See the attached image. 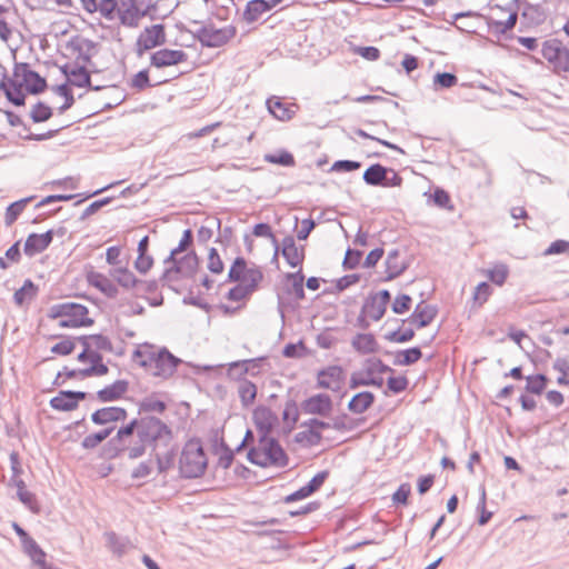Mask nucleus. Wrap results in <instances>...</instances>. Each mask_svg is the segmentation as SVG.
<instances>
[{
    "mask_svg": "<svg viewBox=\"0 0 569 569\" xmlns=\"http://www.w3.org/2000/svg\"><path fill=\"white\" fill-rule=\"evenodd\" d=\"M172 441V430L167 423L157 417L143 416L120 427L109 443L116 446V455L123 451L129 459L136 460L142 457L148 448L150 452L159 451Z\"/></svg>",
    "mask_w": 569,
    "mask_h": 569,
    "instance_id": "f257e3e1",
    "label": "nucleus"
},
{
    "mask_svg": "<svg viewBox=\"0 0 569 569\" xmlns=\"http://www.w3.org/2000/svg\"><path fill=\"white\" fill-rule=\"evenodd\" d=\"M172 441V430L167 423L157 417L143 416L120 427L109 443L116 446V455L123 451L129 459L136 460L142 457L148 448L150 452L159 451Z\"/></svg>",
    "mask_w": 569,
    "mask_h": 569,
    "instance_id": "f03ea898",
    "label": "nucleus"
},
{
    "mask_svg": "<svg viewBox=\"0 0 569 569\" xmlns=\"http://www.w3.org/2000/svg\"><path fill=\"white\" fill-rule=\"evenodd\" d=\"M132 360L152 376L163 379L171 377L181 362L167 348L154 351L152 346L148 343L134 349Z\"/></svg>",
    "mask_w": 569,
    "mask_h": 569,
    "instance_id": "7ed1b4c3",
    "label": "nucleus"
},
{
    "mask_svg": "<svg viewBox=\"0 0 569 569\" xmlns=\"http://www.w3.org/2000/svg\"><path fill=\"white\" fill-rule=\"evenodd\" d=\"M247 459L251 463L262 468L269 466L284 468L288 465L287 453L278 440L271 437H266L264 441L262 442L261 438H259L258 445L249 449Z\"/></svg>",
    "mask_w": 569,
    "mask_h": 569,
    "instance_id": "20e7f679",
    "label": "nucleus"
},
{
    "mask_svg": "<svg viewBox=\"0 0 569 569\" xmlns=\"http://www.w3.org/2000/svg\"><path fill=\"white\" fill-rule=\"evenodd\" d=\"M192 24L199 26L194 30L186 29L192 38L204 48H220L227 44L237 33V29L232 24L217 28L213 22H200L193 20Z\"/></svg>",
    "mask_w": 569,
    "mask_h": 569,
    "instance_id": "39448f33",
    "label": "nucleus"
},
{
    "mask_svg": "<svg viewBox=\"0 0 569 569\" xmlns=\"http://www.w3.org/2000/svg\"><path fill=\"white\" fill-rule=\"evenodd\" d=\"M208 465V459L199 440L186 442L179 459V472L184 479L201 477Z\"/></svg>",
    "mask_w": 569,
    "mask_h": 569,
    "instance_id": "423d86ee",
    "label": "nucleus"
},
{
    "mask_svg": "<svg viewBox=\"0 0 569 569\" xmlns=\"http://www.w3.org/2000/svg\"><path fill=\"white\" fill-rule=\"evenodd\" d=\"M89 310L86 306L76 302H60L51 306L50 317L60 319L61 328H80L93 325V319L88 317Z\"/></svg>",
    "mask_w": 569,
    "mask_h": 569,
    "instance_id": "0eeeda50",
    "label": "nucleus"
},
{
    "mask_svg": "<svg viewBox=\"0 0 569 569\" xmlns=\"http://www.w3.org/2000/svg\"><path fill=\"white\" fill-rule=\"evenodd\" d=\"M542 57L552 64L557 73L569 72V49L559 39H548L542 42Z\"/></svg>",
    "mask_w": 569,
    "mask_h": 569,
    "instance_id": "6e6552de",
    "label": "nucleus"
},
{
    "mask_svg": "<svg viewBox=\"0 0 569 569\" xmlns=\"http://www.w3.org/2000/svg\"><path fill=\"white\" fill-rule=\"evenodd\" d=\"M199 267V258L194 251L186 253L179 258L173 266L164 269L161 280L164 282L178 281L183 278H192Z\"/></svg>",
    "mask_w": 569,
    "mask_h": 569,
    "instance_id": "1a4fd4ad",
    "label": "nucleus"
},
{
    "mask_svg": "<svg viewBox=\"0 0 569 569\" xmlns=\"http://www.w3.org/2000/svg\"><path fill=\"white\" fill-rule=\"evenodd\" d=\"M13 77L19 79L21 84L26 87L27 92L31 94H39L47 89V80L31 70L27 62L14 64Z\"/></svg>",
    "mask_w": 569,
    "mask_h": 569,
    "instance_id": "9d476101",
    "label": "nucleus"
},
{
    "mask_svg": "<svg viewBox=\"0 0 569 569\" xmlns=\"http://www.w3.org/2000/svg\"><path fill=\"white\" fill-rule=\"evenodd\" d=\"M166 41L164 26L162 23L147 27L137 39V53L140 56L147 50L162 46Z\"/></svg>",
    "mask_w": 569,
    "mask_h": 569,
    "instance_id": "9b49d317",
    "label": "nucleus"
},
{
    "mask_svg": "<svg viewBox=\"0 0 569 569\" xmlns=\"http://www.w3.org/2000/svg\"><path fill=\"white\" fill-rule=\"evenodd\" d=\"M252 420L261 442L270 437L273 427L278 423V416L266 406H258L252 412Z\"/></svg>",
    "mask_w": 569,
    "mask_h": 569,
    "instance_id": "f8f14e48",
    "label": "nucleus"
},
{
    "mask_svg": "<svg viewBox=\"0 0 569 569\" xmlns=\"http://www.w3.org/2000/svg\"><path fill=\"white\" fill-rule=\"evenodd\" d=\"M188 54L183 50L160 49L150 57V64L156 68L177 66L186 62Z\"/></svg>",
    "mask_w": 569,
    "mask_h": 569,
    "instance_id": "ddd939ff",
    "label": "nucleus"
},
{
    "mask_svg": "<svg viewBox=\"0 0 569 569\" xmlns=\"http://www.w3.org/2000/svg\"><path fill=\"white\" fill-rule=\"evenodd\" d=\"M281 254L291 268H301L305 260V247H298L292 236H286L280 244Z\"/></svg>",
    "mask_w": 569,
    "mask_h": 569,
    "instance_id": "4468645a",
    "label": "nucleus"
},
{
    "mask_svg": "<svg viewBox=\"0 0 569 569\" xmlns=\"http://www.w3.org/2000/svg\"><path fill=\"white\" fill-rule=\"evenodd\" d=\"M300 407L307 415L327 416L332 409V401L328 395L318 393L303 400Z\"/></svg>",
    "mask_w": 569,
    "mask_h": 569,
    "instance_id": "2eb2a0df",
    "label": "nucleus"
},
{
    "mask_svg": "<svg viewBox=\"0 0 569 569\" xmlns=\"http://www.w3.org/2000/svg\"><path fill=\"white\" fill-rule=\"evenodd\" d=\"M22 87L23 86L19 79H16L14 77L8 79L6 72L2 73L0 90L3 91L8 101L17 107L24 106L26 103V94L22 92Z\"/></svg>",
    "mask_w": 569,
    "mask_h": 569,
    "instance_id": "dca6fc26",
    "label": "nucleus"
},
{
    "mask_svg": "<svg viewBox=\"0 0 569 569\" xmlns=\"http://www.w3.org/2000/svg\"><path fill=\"white\" fill-rule=\"evenodd\" d=\"M438 309L432 305H425L422 301L418 303L413 312L402 322H410L418 329L429 326L437 317Z\"/></svg>",
    "mask_w": 569,
    "mask_h": 569,
    "instance_id": "f3484780",
    "label": "nucleus"
},
{
    "mask_svg": "<svg viewBox=\"0 0 569 569\" xmlns=\"http://www.w3.org/2000/svg\"><path fill=\"white\" fill-rule=\"evenodd\" d=\"M53 240V230H48L44 233H30L24 242V254L33 257L43 252Z\"/></svg>",
    "mask_w": 569,
    "mask_h": 569,
    "instance_id": "a211bd4d",
    "label": "nucleus"
},
{
    "mask_svg": "<svg viewBox=\"0 0 569 569\" xmlns=\"http://www.w3.org/2000/svg\"><path fill=\"white\" fill-rule=\"evenodd\" d=\"M128 412L122 407H104L91 413V421L97 426H107L112 422L124 421Z\"/></svg>",
    "mask_w": 569,
    "mask_h": 569,
    "instance_id": "6ab92c4d",
    "label": "nucleus"
},
{
    "mask_svg": "<svg viewBox=\"0 0 569 569\" xmlns=\"http://www.w3.org/2000/svg\"><path fill=\"white\" fill-rule=\"evenodd\" d=\"M343 381V370L340 366H329L318 372V387L337 391Z\"/></svg>",
    "mask_w": 569,
    "mask_h": 569,
    "instance_id": "aec40b11",
    "label": "nucleus"
},
{
    "mask_svg": "<svg viewBox=\"0 0 569 569\" xmlns=\"http://www.w3.org/2000/svg\"><path fill=\"white\" fill-rule=\"evenodd\" d=\"M121 4L124 9L118 10L120 22L126 27L137 28L140 19L147 14V10L139 9L134 0H122Z\"/></svg>",
    "mask_w": 569,
    "mask_h": 569,
    "instance_id": "412c9836",
    "label": "nucleus"
},
{
    "mask_svg": "<svg viewBox=\"0 0 569 569\" xmlns=\"http://www.w3.org/2000/svg\"><path fill=\"white\" fill-rule=\"evenodd\" d=\"M386 278L385 281H391L399 277L409 267V263L401 257L399 249H392L388 252L386 261Z\"/></svg>",
    "mask_w": 569,
    "mask_h": 569,
    "instance_id": "4be33fe9",
    "label": "nucleus"
},
{
    "mask_svg": "<svg viewBox=\"0 0 569 569\" xmlns=\"http://www.w3.org/2000/svg\"><path fill=\"white\" fill-rule=\"evenodd\" d=\"M178 447L172 441L168 447L150 452V457H153L157 463L158 473H167L173 467Z\"/></svg>",
    "mask_w": 569,
    "mask_h": 569,
    "instance_id": "5701e85b",
    "label": "nucleus"
},
{
    "mask_svg": "<svg viewBox=\"0 0 569 569\" xmlns=\"http://www.w3.org/2000/svg\"><path fill=\"white\" fill-rule=\"evenodd\" d=\"M87 281L90 286L98 289L108 298H116L118 296L117 286L104 274L97 271H89L87 273Z\"/></svg>",
    "mask_w": 569,
    "mask_h": 569,
    "instance_id": "b1692460",
    "label": "nucleus"
},
{
    "mask_svg": "<svg viewBox=\"0 0 569 569\" xmlns=\"http://www.w3.org/2000/svg\"><path fill=\"white\" fill-rule=\"evenodd\" d=\"M68 48L78 53L76 58L77 66L81 62L80 64L86 67L91 61V51L96 48V43L90 39L74 38L68 42Z\"/></svg>",
    "mask_w": 569,
    "mask_h": 569,
    "instance_id": "393cba45",
    "label": "nucleus"
},
{
    "mask_svg": "<svg viewBox=\"0 0 569 569\" xmlns=\"http://www.w3.org/2000/svg\"><path fill=\"white\" fill-rule=\"evenodd\" d=\"M264 358H254L231 362L229 366V375L241 377L243 375L257 376L260 373L261 362Z\"/></svg>",
    "mask_w": 569,
    "mask_h": 569,
    "instance_id": "a878e982",
    "label": "nucleus"
},
{
    "mask_svg": "<svg viewBox=\"0 0 569 569\" xmlns=\"http://www.w3.org/2000/svg\"><path fill=\"white\" fill-rule=\"evenodd\" d=\"M129 382L127 380H116L113 383L98 390L97 398L101 402H112L122 398L128 391Z\"/></svg>",
    "mask_w": 569,
    "mask_h": 569,
    "instance_id": "bb28decb",
    "label": "nucleus"
},
{
    "mask_svg": "<svg viewBox=\"0 0 569 569\" xmlns=\"http://www.w3.org/2000/svg\"><path fill=\"white\" fill-rule=\"evenodd\" d=\"M284 292L288 296H295L296 300H302L305 298L303 281L305 276L300 270L297 272H289L284 276Z\"/></svg>",
    "mask_w": 569,
    "mask_h": 569,
    "instance_id": "cd10ccee",
    "label": "nucleus"
},
{
    "mask_svg": "<svg viewBox=\"0 0 569 569\" xmlns=\"http://www.w3.org/2000/svg\"><path fill=\"white\" fill-rule=\"evenodd\" d=\"M21 545L24 553L30 557L38 569H47L51 566L46 562V553L33 538L29 537L24 539Z\"/></svg>",
    "mask_w": 569,
    "mask_h": 569,
    "instance_id": "c85d7f7f",
    "label": "nucleus"
},
{
    "mask_svg": "<svg viewBox=\"0 0 569 569\" xmlns=\"http://www.w3.org/2000/svg\"><path fill=\"white\" fill-rule=\"evenodd\" d=\"M351 346L361 355L375 353L379 350V343L372 333H357L351 340Z\"/></svg>",
    "mask_w": 569,
    "mask_h": 569,
    "instance_id": "c756f323",
    "label": "nucleus"
},
{
    "mask_svg": "<svg viewBox=\"0 0 569 569\" xmlns=\"http://www.w3.org/2000/svg\"><path fill=\"white\" fill-rule=\"evenodd\" d=\"M69 82L78 88H89L93 91H99L104 89L102 86H92L90 73L83 64H78L72 68L70 71Z\"/></svg>",
    "mask_w": 569,
    "mask_h": 569,
    "instance_id": "7c9ffc66",
    "label": "nucleus"
},
{
    "mask_svg": "<svg viewBox=\"0 0 569 569\" xmlns=\"http://www.w3.org/2000/svg\"><path fill=\"white\" fill-rule=\"evenodd\" d=\"M267 0H250L247 2L242 18L247 23L256 22L263 13L271 10Z\"/></svg>",
    "mask_w": 569,
    "mask_h": 569,
    "instance_id": "2f4dec72",
    "label": "nucleus"
},
{
    "mask_svg": "<svg viewBox=\"0 0 569 569\" xmlns=\"http://www.w3.org/2000/svg\"><path fill=\"white\" fill-rule=\"evenodd\" d=\"M107 548L117 557H122L130 547V540L127 537H120L114 531L104 532Z\"/></svg>",
    "mask_w": 569,
    "mask_h": 569,
    "instance_id": "473e14b6",
    "label": "nucleus"
},
{
    "mask_svg": "<svg viewBox=\"0 0 569 569\" xmlns=\"http://www.w3.org/2000/svg\"><path fill=\"white\" fill-rule=\"evenodd\" d=\"M375 401V395L370 391H361L355 395L348 403V409L357 415L363 413Z\"/></svg>",
    "mask_w": 569,
    "mask_h": 569,
    "instance_id": "72a5a7b5",
    "label": "nucleus"
},
{
    "mask_svg": "<svg viewBox=\"0 0 569 569\" xmlns=\"http://www.w3.org/2000/svg\"><path fill=\"white\" fill-rule=\"evenodd\" d=\"M266 104L268 111L278 120L287 121L295 114V111L287 107L278 97L267 99Z\"/></svg>",
    "mask_w": 569,
    "mask_h": 569,
    "instance_id": "f704fd0d",
    "label": "nucleus"
},
{
    "mask_svg": "<svg viewBox=\"0 0 569 569\" xmlns=\"http://www.w3.org/2000/svg\"><path fill=\"white\" fill-rule=\"evenodd\" d=\"M237 378L239 380L238 395H239L241 405L247 408L253 403V401L257 397V386L252 381H250L246 378H241V377H237Z\"/></svg>",
    "mask_w": 569,
    "mask_h": 569,
    "instance_id": "c9c22d12",
    "label": "nucleus"
},
{
    "mask_svg": "<svg viewBox=\"0 0 569 569\" xmlns=\"http://www.w3.org/2000/svg\"><path fill=\"white\" fill-rule=\"evenodd\" d=\"M109 274L124 289L137 288L139 283V279L128 268H113Z\"/></svg>",
    "mask_w": 569,
    "mask_h": 569,
    "instance_id": "e433bc0d",
    "label": "nucleus"
},
{
    "mask_svg": "<svg viewBox=\"0 0 569 569\" xmlns=\"http://www.w3.org/2000/svg\"><path fill=\"white\" fill-rule=\"evenodd\" d=\"M386 176H388V168L380 163H375L366 169L362 178L363 181L369 186L382 187Z\"/></svg>",
    "mask_w": 569,
    "mask_h": 569,
    "instance_id": "4c0bfd02",
    "label": "nucleus"
},
{
    "mask_svg": "<svg viewBox=\"0 0 569 569\" xmlns=\"http://www.w3.org/2000/svg\"><path fill=\"white\" fill-rule=\"evenodd\" d=\"M382 383V378H375L373 375H369L368 369L365 367L363 371H357L351 375L349 386L351 389H355L365 386L381 387Z\"/></svg>",
    "mask_w": 569,
    "mask_h": 569,
    "instance_id": "58836bf2",
    "label": "nucleus"
},
{
    "mask_svg": "<svg viewBox=\"0 0 569 569\" xmlns=\"http://www.w3.org/2000/svg\"><path fill=\"white\" fill-rule=\"evenodd\" d=\"M387 307L379 302V299L372 298L370 295L365 300L361 315H365L373 321L380 320L386 313Z\"/></svg>",
    "mask_w": 569,
    "mask_h": 569,
    "instance_id": "ea45409f",
    "label": "nucleus"
},
{
    "mask_svg": "<svg viewBox=\"0 0 569 569\" xmlns=\"http://www.w3.org/2000/svg\"><path fill=\"white\" fill-rule=\"evenodd\" d=\"M422 357L421 349L419 347H412L406 350H399L395 355V366H411L419 361Z\"/></svg>",
    "mask_w": 569,
    "mask_h": 569,
    "instance_id": "a19ab883",
    "label": "nucleus"
},
{
    "mask_svg": "<svg viewBox=\"0 0 569 569\" xmlns=\"http://www.w3.org/2000/svg\"><path fill=\"white\" fill-rule=\"evenodd\" d=\"M38 293L37 286L30 280H24L21 288H19L13 295V301L18 306H22L26 302L31 301Z\"/></svg>",
    "mask_w": 569,
    "mask_h": 569,
    "instance_id": "79ce46f5",
    "label": "nucleus"
},
{
    "mask_svg": "<svg viewBox=\"0 0 569 569\" xmlns=\"http://www.w3.org/2000/svg\"><path fill=\"white\" fill-rule=\"evenodd\" d=\"M525 390L529 393L541 395L547 387L548 378L543 373H537L526 377Z\"/></svg>",
    "mask_w": 569,
    "mask_h": 569,
    "instance_id": "37998d69",
    "label": "nucleus"
},
{
    "mask_svg": "<svg viewBox=\"0 0 569 569\" xmlns=\"http://www.w3.org/2000/svg\"><path fill=\"white\" fill-rule=\"evenodd\" d=\"M322 436L319 430L308 428L307 430L299 431L295 435V441L297 443L313 447L320 443Z\"/></svg>",
    "mask_w": 569,
    "mask_h": 569,
    "instance_id": "c03bdc74",
    "label": "nucleus"
},
{
    "mask_svg": "<svg viewBox=\"0 0 569 569\" xmlns=\"http://www.w3.org/2000/svg\"><path fill=\"white\" fill-rule=\"evenodd\" d=\"M53 114L51 107L42 101L34 103L30 110V118L34 123H41L49 120Z\"/></svg>",
    "mask_w": 569,
    "mask_h": 569,
    "instance_id": "a18cd8bd",
    "label": "nucleus"
},
{
    "mask_svg": "<svg viewBox=\"0 0 569 569\" xmlns=\"http://www.w3.org/2000/svg\"><path fill=\"white\" fill-rule=\"evenodd\" d=\"M66 390H61L56 397L51 398V408L59 411H71L77 409L74 400L70 399L69 395L66 396Z\"/></svg>",
    "mask_w": 569,
    "mask_h": 569,
    "instance_id": "49530a36",
    "label": "nucleus"
},
{
    "mask_svg": "<svg viewBox=\"0 0 569 569\" xmlns=\"http://www.w3.org/2000/svg\"><path fill=\"white\" fill-rule=\"evenodd\" d=\"M94 362L88 367L82 369L81 379L88 378V377H101L109 372V368L102 362V356H94L93 357Z\"/></svg>",
    "mask_w": 569,
    "mask_h": 569,
    "instance_id": "de8ad7c7",
    "label": "nucleus"
},
{
    "mask_svg": "<svg viewBox=\"0 0 569 569\" xmlns=\"http://www.w3.org/2000/svg\"><path fill=\"white\" fill-rule=\"evenodd\" d=\"M263 273L262 271L257 268H248L243 278L240 280L242 284H244L251 292H253L258 284L262 281Z\"/></svg>",
    "mask_w": 569,
    "mask_h": 569,
    "instance_id": "09e8293b",
    "label": "nucleus"
},
{
    "mask_svg": "<svg viewBox=\"0 0 569 569\" xmlns=\"http://www.w3.org/2000/svg\"><path fill=\"white\" fill-rule=\"evenodd\" d=\"M282 419L291 431L299 419V409L295 400H288L286 402Z\"/></svg>",
    "mask_w": 569,
    "mask_h": 569,
    "instance_id": "8fccbe9b",
    "label": "nucleus"
},
{
    "mask_svg": "<svg viewBox=\"0 0 569 569\" xmlns=\"http://www.w3.org/2000/svg\"><path fill=\"white\" fill-rule=\"evenodd\" d=\"M30 200H31V198H24V199L14 201L8 206V208L6 210V214H4V221L8 226L12 224L18 219V217L23 211L27 202Z\"/></svg>",
    "mask_w": 569,
    "mask_h": 569,
    "instance_id": "3c124183",
    "label": "nucleus"
},
{
    "mask_svg": "<svg viewBox=\"0 0 569 569\" xmlns=\"http://www.w3.org/2000/svg\"><path fill=\"white\" fill-rule=\"evenodd\" d=\"M457 82H458L457 76L451 72H437L433 76L435 90L449 89V88L456 86Z\"/></svg>",
    "mask_w": 569,
    "mask_h": 569,
    "instance_id": "603ef678",
    "label": "nucleus"
},
{
    "mask_svg": "<svg viewBox=\"0 0 569 569\" xmlns=\"http://www.w3.org/2000/svg\"><path fill=\"white\" fill-rule=\"evenodd\" d=\"M247 269L248 267L246 259L243 257H237L229 269L228 280L233 282L240 281L243 278Z\"/></svg>",
    "mask_w": 569,
    "mask_h": 569,
    "instance_id": "864d4df0",
    "label": "nucleus"
},
{
    "mask_svg": "<svg viewBox=\"0 0 569 569\" xmlns=\"http://www.w3.org/2000/svg\"><path fill=\"white\" fill-rule=\"evenodd\" d=\"M487 493L485 486H480V498L477 505V511L479 512L478 523L485 526L489 522L492 517V512L486 509Z\"/></svg>",
    "mask_w": 569,
    "mask_h": 569,
    "instance_id": "5fc2aeb1",
    "label": "nucleus"
},
{
    "mask_svg": "<svg viewBox=\"0 0 569 569\" xmlns=\"http://www.w3.org/2000/svg\"><path fill=\"white\" fill-rule=\"evenodd\" d=\"M509 269L505 263H497L488 270V277L497 286H502L508 277Z\"/></svg>",
    "mask_w": 569,
    "mask_h": 569,
    "instance_id": "6e6d98bb",
    "label": "nucleus"
},
{
    "mask_svg": "<svg viewBox=\"0 0 569 569\" xmlns=\"http://www.w3.org/2000/svg\"><path fill=\"white\" fill-rule=\"evenodd\" d=\"M217 453L219 455L218 465L223 469L230 468L233 458L234 451L229 448V446L221 441L219 448L217 449Z\"/></svg>",
    "mask_w": 569,
    "mask_h": 569,
    "instance_id": "4d7b16f0",
    "label": "nucleus"
},
{
    "mask_svg": "<svg viewBox=\"0 0 569 569\" xmlns=\"http://www.w3.org/2000/svg\"><path fill=\"white\" fill-rule=\"evenodd\" d=\"M552 368L560 373L557 382L561 386H569V360L566 358H558L553 362Z\"/></svg>",
    "mask_w": 569,
    "mask_h": 569,
    "instance_id": "13d9d810",
    "label": "nucleus"
},
{
    "mask_svg": "<svg viewBox=\"0 0 569 569\" xmlns=\"http://www.w3.org/2000/svg\"><path fill=\"white\" fill-rule=\"evenodd\" d=\"M522 17L530 22L540 23L543 21V12L538 4L525 3L522 9Z\"/></svg>",
    "mask_w": 569,
    "mask_h": 569,
    "instance_id": "bf43d9fd",
    "label": "nucleus"
},
{
    "mask_svg": "<svg viewBox=\"0 0 569 569\" xmlns=\"http://www.w3.org/2000/svg\"><path fill=\"white\" fill-rule=\"evenodd\" d=\"M415 337V330L412 328H407L401 331L400 329L393 330L385 336V338L390 342L396 343H405L412 340Z\"/></svg>",
    "mask_w": 569,
    "mask_h": 569,
    "instance_id": "052dcab7",
    "label": "nucleus"
},
{
    "mask_svg": "<svg viewBox=\"0 0 569 569\" xmlns=\"http://www.w3.org/2000/svg\"><path fill=\"white\" fill-rule=\"evenodd\" d=\"M266 161L274 164H280L283 167H292L295 166V158L288 151H280L276 154H266L264 157Z\"/></svg>",
    "mask_w": 569,
    "mask_h": 569,
    "instance_id": "680f3d73",
    "label": "nucleus"
},
{
    "mask_svg": "<svg viewBox=\"0 0 569 569\" xmlns=\"http://www.w3.org/2000/svg\"><path fill=\"white\" fill-rule=\"evenodd\" d=\"M117 10H119L117 0H100L98 2L97 12L108 20L114 19Z\"/></svg>",
    "mask_w": 569,
    "mask_h": 569,
    "instance_id": "e2e57ef3",
    "label": "nucleus"
},
{
    "mask_svg": "<svg viewBox=\"0 0 569 569\" xmlns=\"http://www.w3.org/2000/svg\"><path fill=\"white\" fill-rule=\"evenodd\" d=\"M140 412H163L166 403L154 398H146L140 402Z\"/></svg>",
    "mask_w": 569,
    "mask_h": 569,
    "instance_id": "0e129e2a",
    "label": "nucleus"
},
{
    "mask_svg": "<svg viewBox=\"0 0 569 569\" xmlns=\"http://www.w3.org/2000/svg\"><path fill=\"white\" fill-rule=\"evenodd\" d=\"M411 301H412V299L409 295H407V293L398 295L391 305V309L395 313L402 315L410 309Z\"/></svg>",
    "mask_w": 569,
    "mask_h": 569,
    "instance_id": "69168bd1",
    "label": "nucleus"
},
{
    "mask_svg": "<svg viewBox=\"0 0 569 569\" xmlns=\"http://www.w3.org/2000/svg\"><path fill=\"white\" fill-rule=\"evenodd\" d=\"M207 268L210 272L217 274L221 273L224 269V264L216 248H210L209 250Z\"/></svg>",
    "mask_w": 569,
    "mask_h": 569,
    "instance_id": "338daca9",
    "label": "nucleus"
},
{
    "mask_svg": "<svg viewBox=\"0 0 569 569\" xmlns=\"http://www.w3.org/2000/svg\"><path fill=\"white\" fill-rule=\"evenodd\" d=\"M130 87L138 91H143L151 87L148 70L144 69L136 73L131 79Z\"/></svg>",
    "mask_w": 569,
    "mask_h": 569,
    "instance_id": "774afa93",
    "label": "nucleus"
}]
</instances>
